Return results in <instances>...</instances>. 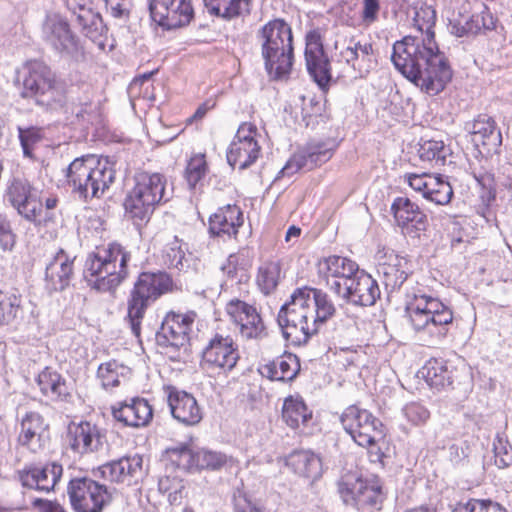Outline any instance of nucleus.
Masks as SVG:
<instances>
[{
    "mask_svg": "<svg viewBox=\"0 0 512 512\" xmlns=\"http://www.w3.org/2000/svg\"><path fill=\"white\" fill-rule=\"evenodd\" d=\"M102 435L99 428L88 421L70 423L66 434L68 447L76 454L94 452L101 446Z\"/></svg>",
    "mask_w": 512,
    "mask_h": 512,
    "instance_id": "nucleus-27",
    "label": "nucleus"
},
{
    "mask_svg": "<svg viewBox=\"0 0 512 512\" xmlns=\"http://www.w3.org/2000/svg\"><path fill=\"white\" fill-rule=\"evenodd\" d=\"M23 312V296L15 287L0 288V327L10 325Z\"/></svg>",
    "mask_w": 512,
    "mask_h": 512,
    "instance_id": "nucleus-38",
    "label": "nucleus"
},
{
    "mask_svg": "<svg viewBox=\"0 0 512 512\" xmlns=\"http://www.w3.org/2000/svg\"><path fill=\"white\" fill-rule=\"evenodd\" d=\"M113 419L124 427H146L153 419V408L143 397L135 396L111 405Z\"/></svg>",
    "mask_w": 512,
    "mask_h": 512,
    "instance_id": "nucleus-22",
    "label": "nucleus"
},
{
    "mask_svg": "<svg viewBox=\"0 0 512 512\" xmlns=\"http://www.w3.org/2000/svg\"><path fill=\"white\" fill-rule=\"evenodd\" d=\"M239 360L236 344L229 336L216 334L202 352V364L219 372L231 371Z\"/></svg>",
    "mask_w": 512,
    "mask_h": 512,
    "instance_id": "nucleus-21",
    "label": "nucleus"
},
{
    "mask_svg": "<svg viewBox=\"0 0 512 512\" xmlns=\"http://www.w3.org/2000/svg\"><path fill=\"white\" fill-rule=\"evenodd\" d=\"M380 11L379 0H362L361 21L363 25L370 26L378 20Z\"/></svg>",
    "mask_w": 512,
    "mask_h": 512,
    "instance_id": "nucleus-57",
    "label": "nucleus"
},
{
    "mask_svg": "<svg viewBox=\"0 0 512 512\" xmlns=\"http://www.w3.org/2000/svg\"><path fill=\"white\" fill-rule=\"evenodd\" d=\"M419 373L426 384L438 392L451 388L454 382L453 370L441 358H430Z\"/></svg>",
    "mask_w": 512,
    "mask_h": 512,
    "instance_id": "nucleus-36",
    "label": "nucleus"
},
{
    "mask_svg": "<svg viewBox=\"0 0 512 512\" xmlns=\"http://www.w3.org/2000/svg\"><path fill=\"white\" fill-rule=\"evenodd\" d=\"M19 139L24 155L33 157L35 145L43 139V130L39 127L19 128Z\"/></svg>",
    "mask_w": 512,
    "mask_h": 512,
    "instance_id": "nucleus-53",
    "label": "nucleus"
},
{
    "mask_svg": "<svg viewBox=\"0 0 512 512\" xmlns=\"http://www.w3.org/2000/svg\"><path fill=\"white\" fill-rule=\"evenodd\" d=\"M287 464L295 473L307 478L316 477L321 466L320 459L314 453L305 450L293 452Z\"/></svg>",
    "mask_w": 512,
    "mask_h": 512,
    "instance_id": "nucleus-43",
    "label": "nucleus"
},
{
    "mask_svg": "<svg viewBox=\"0 0 512 512\" xmlns=\"http://www.w3.org/2000/svg\"><path fill=\"white\" fill-rule=\"evenodd\" d=\"M336 314L329 295L321 289L300 287L280 309L285 338L294 346L308 343L321 327Z\"/></svg>",
    "mask_w": 512,
    "mask_h": 512,
    "instance_id": "nucleus-2",
    "label": "nucleus"
},
{
    "mask_svg": "<svg viewBox=\"0 0 512 512\" xmlns=\"http://www.w3.org/2000/svg\"><path fill=\"white\" fill-rule=\"evenodd\" d=\"M164 391L171 414L177 421L193 426L202 420V409L192 394L172 385L165 386Z\"/></svg>",
    "mask_w": 512,
    "mask_h": 512,
    "instance_id": "nucleus-23",
    "label": "nucleus"
},
{
    "mask_svg": "<svg viewBox=\"0 0 512 512\" xmlns=\"http://www.w3.org/2000/svg\"><path fill=\"white\" fill-rule=\"evenodd\" d=\"M181 291V286L165 271L141 272L127 299V316L132 333L140 338L142 322L149 305L164 295Z\"/></svg>",
    "mask_w": 512,
    "mask_h": 512,
    "instance_id": "nucleus-7",
    "label": "nucleus"
},
{
    "mask_svg": "<svg viewBox=\"0 0 512 512\" xmlns=\"http://www.w3.org/2000/svg\"><path fill=\"white\" fill-rule=\"evenodd\" d=\"M340 424L357 446L367 450L372 462L384 464L390 441L387 427L377 416L359 404H352L341 413Z\"/></svg>",
    "mask_w": 512,
    "mask_h": 512,
    "instance_id": "nucleus-4",
    "label": "nucleus"
},
{
    "mask_svg": "<svg viewBox=\"0 0 512 512\" xmlns=\"http://www.w3.org/2000/svg\"><path fill=\"white\" fill-rule=\"evenodd\" d=\"M406 315L412 328L434 340H442L454 319L453 311L440 299L415 294L407 302Z\"/></svg>",
    "mask_w": 512,
    "mask_h": 512,
    "instance_id": "nucleus-9",
    "label": "nucleus"
},
{
    "mask_svg": "<svg viewBox=\"0 0 512 512\" xmlns=\"http://www.w3.org/2000/svg\"><path fill=\"white\" fill-rule=\"evenodd\" d=\"M43 396L54 402H67L72 397V387L67 379L52 367H45L36 377Z\"/></svg>",
    "mask_w": 512,
    "mask_h": 512,
    "instance_id": "nucleus-30",
    "label": "nucleus"
},
{
    "mask_svg": "<svg viewBox=\"0 0 512 512\" xmlns=\"http://www.w3.org/2000/svg\"><path fill=\"white\" fill-rule=\"evenodd\" d=\"M378 52L372 41L351 38L340 50L337 62L349 69L353 77L364 78L378 65Z\"/></svg>",
    "mask_w": 512,
    "mask_h": 512,
    "instance_id": "nucleus-15",
    "label": "nucleus"
},
{
    "mask_svg": "<svg viewBox=\"0 0 512 512\" xmlns=\"http://www.w3.org/2000/svg\"><path fill=\"white\" fill-rule=\"evenodd\" d=\"M217 100L216 98H208L203 103H201L194 114L187 118L186 125H191L193 122L201 121L206 114L213 110L216 107Z\"/></svg>",
    "mask_w": 512,
    "mask_h": 512,
    "instance_id": "nucleus-58",
    "label": "nucleus"
},
{
    "mask_svg": "<svg viewBox=\"0 0 512 512\" xmlns=\"http://www.w3.org/2000/svg\"><path fill=\"white\" fill-rule=\"evenodd\" d=\"M418 153L421 161L435 168L445 164L447 149L443 141L428 140L420 145Z\"/></svg>",
    "mask_w": 512,
    "mask_h": 512,
    "instance_id": "nucleus-48",
    "label": "nucleus"
},
{
    "mask_svg": "<svg viewBox=\"0 0 512 512\" xmlns=\"http://www.w3.org/2000/svg\"><path fill=\"white\" fill-rule=\"evenodd\" d=\"M101 477L109 482H130L142 472V458L138 455L123 457L99 467Z\"/></svg>",
    "mask_w": 512,
    "mask_h": 512,
    "instance_id": "nucleus-35",
    "label": "nucleus"
},
{
    "mask_svg": "<svg viewBox=\"0 0 512 512\" xmlns=\"http://www.w3.org/2000/svg\"><path fill=\"white\" fill-rule=\"evenodd\" d=\"M152 19L166 29L187 26L194 18L192 0H151Z\"/></svg>",
    "mask_w": 512,
    "mask_h": 512,
    "instance_id": "nucleus-19",
    "label": "nucleus"
},
{
    "mask_svg": "<svg viewBox=\"0 0 512 512\" xmlns=\"http://www.w3.org/2000/svg\"><path fill=\"white\" fill-rule=\"evenodd\" d=\"M236 512H266L262 506L257 505L256 503L246 500L244 503H238L236 505Z\"/></svg>",
    "mask_w": 512,
    "mask_h": 512,
    "instance_id": "nucleus-64",
    "label": "nucleus"
},
{
    "mask_svg": "<svg viewBox=\"0 0 512 512\" xmlns=\"http://www.w3.org/2000/svg\"><path fill=\"white\" fill-rule=\"evenodd\" d=\"M51 40L62 49H68L70 46L75 45V38L70 30L69 24L61 20L52 23Z\"/></svg>",
    "mask_w": 512,
    "mask_h": 512,
    "instance_id": "nucleus-52",
    "label": "nucleus"
},
{
    "mask_svg": "<svg viewBox=\"0 0 512 512\" xmlns=\"http://www.w3.org/2000/svg\"><path fill=\"white\" fill-rule=\"evenodd\" d=\"M260 133L255 123L242 122L227 150V161L243 170L253 165L261 154Z\"/></svg>",
    "mask_w": 512,
    "mask_h": 512,
    "instance_id": "nucleus-13",
    "label": "nucleus"
},
{
    "mask_svg": "<svg viewBox=\"0 0 512 512\" xmlns=\"http://www.w3.org/2000/svg\"><path fill=\"white\" fill-rule=\"evenodd\" d=\"M7 197L23 218L38 227L42 226L44 208L40 191L27 181L15 179L8 187Z\"/></svg>",
    "mask_w": 512,
    "mask_h": 512,
    "instance_id": "nucleus-16",
    "label": "nucleus"
},
{
    "mask_svg": "<svg viewBox=\"0 0 512 512\" xmlns=\"http://www.w3.org/2000/svg\"><path fill=\"white\" fill-rule=\"evenodd\" d=\"M197 317L194 311L168 312L162 322V333L172 346H182L188 341L189 332Z\"/></svg>",
    "mask_w": 512,
    "mask_h": 512,
    "instance_id": "nucleus-32",
    "label": "nucleus"
},
{
    "mask_svg": "<svg viewBox=\"0 0 512 512\" xmlns=\"http://www.w3.org/2000/svg\"><path fill=\"white\" fill-rule=\"evenodd\" d=\"M264 67L273 80L288 78L294 64V36L282 18L266 22L257 32Z\"/></svg>",
    "mask_w": 512,
    "mask_h": 512,
    "instance_id": "nucleus-5",
    "label": "nucleus"
},
{
    "mask_svg": "<svg viewBox=\"0 0 512 512\" xmlns=\"http://www.w3.org/2000/svg\"><path fill=\"white\" fill-rule=\"evenodd\" d=\"M304 57L309 74L319 88L327 91L332 79L331 64L324 50V31L313 28L305 35Z\"/></svg>",
    "mask_w": 512,
    "mask_h": 512,
    "instance_id": "nucleus-14",
    "label": "nucleus"
},
{
    "mask_svg": "<svg viewBox=\"0 0 512 512\" xmlns=\"http://www.w3.org/2000/svg\"><path fill=\"white\" fill-rule=\"evenodd\" d=\"M62 472V466L56 463L27 466L19 472V479L26 488L48 493L54 490Z\"/></svg>",
    "mask_w": 512,
    "mask_h": 512,
    "instance_id": "nucleus-29",
    "label": "nucleus"
},
{
    "mask_svg": "<svg viewBox=\"0 0 512 512\" xmlns=\"http://www.w3.org/2000/svg\"><path fill=\"white\" fill-rule=\"evenodd\" d=\"M402 414L410 426H421L430 419V411L420 402H409L403 409Z\"/></svg>",
    "mask_w": 512,
    "mask_h": 512,
    "instance_id": "nucleus-51",
    "label": "nucleus"
},
{
    "mask_svg": "<svg viewBox=\"0 0 512 512\" xmlns=\"http://www.w3.org/2000/svg\"><path fill=\"white\" fill-rule=\"evenodd\" d=\"M390 211L397 226L405 233L423 230L427 225V215L416 202L406 196L396 197Z\"/></svg>",
    "mask_w": 512,
    "mask_h": 512,
    "instance_id": "nucleus-25",
    "label": "nucleus"
},
{
    "mask_svg": "<svg viewBox=\"0 0 512 512\" xmlns=\"http://www.w3.org/2000/svg\"><path fill=\"white\" fill-rule=\"evenodd\" d=\"M486 499L471 498L466 502H459L454 508V512H484Z\"/></svg>",
    "mask_w": 512,
    "mask_h": 512,
    "instance_id": "nucleus-60",
    "label": "nucleus"
},
{
    "mask_svg": "<svg viewBox=\"0 0 512 512\" xmlns=\"http://www.w3.org/2000/svg\"><path fill=\"white\" fill-rule=\"evenodd\" d=\"M44 418L37 412H28L21 421V432L18 441L22 446L32 447L39 443L43 433L47 430Z\"/></svg>",
    "mask_w": 512,
    "mask_h": 512,
    "instance_id": "nucleus-41",
    "label": "nucleus"
},
{
    "mask_svg": "<svg viewBox=\"0 0 512 512\" xmlns=\"http://www.w3.org/2000/svg\"><path fill=\"white\" fill-rule=\"evenodd\" d=\"M67 493L75 512H103L111 501L104 485L86 477L71 479Z\"/></svg>",
    "mask_w": 512,
    "mask_h": 512,
    "instance_id": "nucleus-12",
    "label": "nucleus"
},
{
    "mask_svg": "<svg viewBox=\"0 0 512 512\" xmlns=\"http://www.w3.org/2000/svg\"><path fill=\"white\" fill-rule=\"evenodd\" d=\"M470 21L472 23L473 35L480 34L486 30H492L496 27V20L486 7L479 13L472 14Z\"/></svg>",
    "mask_w": 512,
    "mask_h": 512,
    "instance_id": "nucleus-55",
    "label": "nucleus"
},
{
    "mask_svg": "<svg viewBox=\"0 0 512 512\" xmlns=\"http://www.w3.org/2000/svg\"><path fill=\"white\" fill-rule=\"evenodd\" d=\"M130 260V251L121 243H102L88 254L86 276L98 291H113L129 276Z\"/></svg>",
    "mask_w": 512,
    "mask_h": 512,
    "instance_id": "nucleus-6",
    "label": "nucleus"
},
{
    "mask_svg": "<svg viewBox=\"0 0 512 512\" xmlns=\"http://www.w3.org/2000/svg\"><path fill=\"white\" fill-rule=\"evenodd\" d=\"M471 15L467 12L459 13L457 16H454L450 19V27L451 31L454 35L458 37L470 36L473 35V30L471 29Z\"/></svg>",
    "mask_w": 512,
    "mask_h": 512,
    "instance_id": "nucleus-56",
    "label": "nucleus"
},
{
    "mask_svg": "<svg viewBox=\"0 0 512 512\" xmlns=\"http://www.w3.org/2000/svg\"><path fill=\"white\" fill-rule=\"evenodd\" d=\"M73 260L62 249L48 263L45 271L46 287L50 291H62L73 276Z\"/></svg>",
    "mask_w": 512,
    "mask_h": 512,
    "instance_id": "nucleus-34",
    "label": "nucleus"
},
{
    "mask_svg": "<svg viewBox=\"0 0 512 512\" xmlns=\"http://www.w3.org/2000/svg\"><path fill=\"white\" fill-rule=\"evenodd\" d=\"M167 179L158 172L143 171L136 175L135 184L124 200L126 214L134 221H148L155 208L166 202Z\"/></svg>",
    "mask_w": 512,
    "mask_h": 512,
    "instance_id": "nucleus-10",
    "label": "nucleus"
},
{
    "mask_svg": "<svg viewBox=\"0 0 512 512\" xmlns=\"http://www.w3.org/2000/svg\"><path fill=\"white\" fill-rule=\"evenodd\" d=\"M249 266L247 255L244 252L238 251L228 256L221 269L229 279H236L238 277L241 278Z\"/></svg>",
    "mask_w": 512,
    "mask_h": 512,
    "instance_id": "nucleus-50",
    "label": "nucleus"
},
{
    "mask_svg": "<svg viewBox=\"0 0 512 512\" xmlns=\"http://www.w3.org/2000/svg\"><path fill=\"white\" fill-rule=\"evenodd\" d=\"M338 296L357 305L371 306L380 297V290L376 280L359 268Z\"/></svg>",
    "mask_w": 512,
    "mask_h": 512,
    "instance_id": "nucleus-26",
    "label": "nucleus"
},
{
    "mask_svg": "<svg viewBox=\"0 0 512 512\" xmlns=\"http://www.w3.org/2000/svg\"><path fill=\"white\" fill-rule=\"evenodd\" d=\"M404 182L424 199L436 205H447L453 197L449 181L438 173H406Z\"/></svg>",
    "mask_w": 512,
    "mask_h": 512,
    "instance_id": "nucleus-18",
    "label": "nucleus"
},
{
    "mask_svg": "<svg viewBox=\"0 0 512 512\" xmlns=\"http://www.w3.org/2000/svg\"><path fill=\"white\" fill-rule=\"evenodd\" d=\"M195 450L186 444L168 448L164 454L166 466L184 471L194 470Z\"/></svg>",
    "mask_w": 512,
    "mask_h": 512,
    "instance_id": "nucleus-45",
    "label": "nucleus"
},
{
    "mask_svg": "<svg viewBox=\"0 0 512 512\" xmlns=\"http://www.w3.org/2000/svg\"><path fill=\"white\" fill-rule=\"evenodd\" d=\"M358 269L359 265L356 261L335 254L322 257L317 263L319 280L337 296L343 292V288L357 274Z\"/></svg>",
    "mask_w": 512,
    "mask_h": 512,
    "instance_id": "nucleus-17",
    "label": "nucleus"
},
{
    "mask_svg": "<svg viewBox=\"0 0 512 512\" xmlns=\"http://www.w3.org/2000/svg\"><path fill=\"white\" fill-rule=\"evenodd\" d=\"M159 491L167 494L175 489L184 488L183 480L177 476L164 475L158 482Z\"/></svg>",
    "mask_w": 512,
    "mask_h": 512,
    "instance_id": "nucleus-59",
    "label": "nucleus"
},
{
    "mask_svg": "<svg viewBox=\"0 0 512 512\" xmlns=\"http://www.w3.org/2000/svg\"><path fill=\"white\" fill-rule=\"evenodd\" d=\"M313 418V412L299 395H290L284 399L282 419L292 429L306 427Z\"/></svg>",
    "mask_w": 512,
    "mask_h": 512,
    "instance_id": "nucleus-37",
    "label": "nucleus"
},
{
    "mask_svg": "<svg viewBox=\"0 0 512 512\" xmlns=\"http://www.w3.org/2000/svg\"><path fill=\"white\" fill-rule=\"evenodd\" d=\"M129 373L128 367L118 363L116 360H109L99 365L97 378L105 390H110L120 386L121 380H125Z\"/></svg>",
    "mask_w": 512,
    "mask_h": 512,
    "instance_id": "nucleus-44",
    "label": "nucleus"
},
{
    "mask_svg": "<svg viewBox=\"0 0 512 512\" xmlns=\"http://www.w3.org/2000/svg\"><path fill=\"white\" fill-rule=\"evenodd\" d=\"M332 155L333 151L327 148L324 143H308L291 156L285 169L310 171L328 162Z\"/></svg>",
    "mask_w": 512,
    "mask_h": 512,
    "instance_id": "nucleus-33",
    "label": "nucleus"
},
{
    "mask_svg": "<svg viewBox=\"0 0 512 512\" xmlns=\"http://www.w3.org/2000/svg\"><path fill=\"white\" fill-rule=\"evenodd\" d=\"M209 171V165L207 162L205 153H194L187 160V164L184 170V178L187 181L190 188H195Z\"/></svg>",
    "mask_w": 512,
    "mask_h": 512,
    "instance_id": "nucleus-47",
    "label": "nucleus"
},
{
    "mask_svg": "<svg viewBox=\"0 0 512 512\" xmlns=\"http://www.w3.org/2000/svg\"><path fill=\"white\" fill-rule=\"evenodd\" d=\"M194 470L220 469L227 462L226 456L220 452L205 449L195 450Z\"/></svg>",
    "mask_w": 512,
    "mask_h": 512,
    "instance_id": "nucleus-49",
    "label": "nucleus"
},
{
    "mask_svg": "<svg viewBox=\"0 0 512 512\" xmlns=\"http://www.w3.org/2000/svg\"><path fill=\"white\" fill-rule=\"evenodd\" d=\"M58 202H59V199L56 196H49L45 199L44 204H43V208H44L43 218L44 219H43L42 225H46L48 222H50L52 220V213L50 211L57 207Z\"/></svg>",
    "mask_w": 512,
    "mask_h": 512,
    "instance_id": "nucleus-62",
    "label": "nucleus"
},
{
    "mask_svg": "<svg viewBox=\"0 0 512 512\" xmlns=\"http://www.w3.org/2000/svg\"><path fill=\"white\" fill-rule=\"evenodd\" d=\"M338 492L346 504L362 512L380 511L386 499L383 483L376 475L363 477L347 473L338 482Z\"/></svg>",
    "mask_w": 512,
    "mask_h": 512,
    "instance_id": "nucleus-11",
    "label": "nucleus"
},
{
    "mask_svg": "<svg viewBox=\"0 0 512 512\" xmlns=\"http://www.w3.org/2000/svg\"><path fill=\"white\" fill-rule=\"evenodd\" d=\"M67 183L80 197L99 198L115 179V171L107 158L88 154L74 159L67 169Z\"/></svg>",
    "mask_w": 512,
    "mask_h": 512,
    "instance_id": "nucleus-8",
    "label": "nucleus"
},
{
    "mask_svg": "<svg viewBox=\"0 0 512 512\" xmlns=\"http://www.w3.org/2000/svg\"><path fill=\"white\" fill-rule=\"evenodd\" d=\"M74 14L76 25L86 37L97 40L106 32L101 15L93 9L81 6Z\"/></svg>",
    "mask_w": 512,
    "mask_h": 512,
    "instance_id": "nucleus-42",
    "label": "nucleus"
},
{
    "mask_svg": "<svg viewBox=\"0 0 512 512\" xmlns=\"http://www.w3.org/2000/svg\"><path fill=\"white\" fill-rule=\"evenodd\" d=\"M494 463L500 468L512 466V446L507 440L497 438L493 443Z\"/></svg>",
    "mask_w": 512,
    "mask_h": 512,
    "instance_id": "nucleus-54",
    "label": "nucleus"
},
{
    "mask_svg": "<svg viewBox=\"0 0 512 512\" xmlns=\"http://www.w3.org/2000/svg\"><path fill=\"white\" fill-rule=\"evenodd\" d=\"M299 358L293 353H284L259 365L258 372L271 381L289 382L300 372Z\"/></svg>",
    "mask_w": 512,
    "mask_h": 512,
    "instance_id": "nucleus-31",
    "label": "nucleus"
},
{
    "mask_svg": "<svg viewBox=\"0 0 512 512\" xmlns=\"http://www.w3.org/2000/svg\"><path fill=\"white\" fill-rule=\"evenodd\" d=\"M436 19L432 6L416 5L412 27L417 34L396 41L391 55L395 68L429 95L442 92L453 77L448 58L435 41Z\"/></svg>",
    "mask_w": 512,
    "mask_h": 512,
    "instance_id": "nucleus-1",
    "label": "nucleus"
},
{
    "mask_svg": "<svg viewBox=\"0 0 512 512\" xmlns=\"http://www.w3.org/2000/svg\"><path fill=\"white\" fill-rule=\"evenodd\" d=\"M32 506L37 508L39 512H67L59 502L41 498L35 499Z\"/></svg>",
    "mask_w": 512,
    "mask_h": 512,
    "instance_id": "nucleus-61",
    "label": "nucleus"
},
{
    "mask_svg": "<svg viewBox=\"0 0 512 512\" xmlns=\"http://www.w3.org/2000/svg\"><path fill=\"white\" fill-rule=\"evenodd\" d=\"M282 276L280 260L268 259L263 261L257 269L256 284L263 294L269 295L276 290Z\"/></svg>",
    "mask_w": 512,
    "mask_h": 512,
    "instance_id": "nucleus-40",
    "label": "nucleus"
},
{
    "mask_svg": "<svg viewBox=\"0 0 512 512\" xmlns=\"http://www.w3.org/2000/svg\"><path fill=\"white\" fill-rule=\"evenodd\" d=\"M15 86L24 100L46 110L62 108L67 102L66 83L45 61L30 59L17 72Z\"/></svg>",
    "mask_w": 512,
    "mask_h": 512,
    "instance_id": "nucleus-3",
    "label": "nucleus"
},
{
    "mask_svg": "<svg viewBox=\"0 0 512 512\" xmlns=\"http://www.w3.org/2000/svg\"><path fill=\"white\" fill-rule=\"evenodd\" d=\"M16 244V235L9 228L7 231L0 235V246L4 251H11Z\"/></svg>",
    "mask_w": 512,
    "mask_h": 512,
    "instance_id": "nucleus-63",
    "label": "nucleus"
},
{
    "mask_svg": "<svg viewBox=\"0 0 512 512\" xmlns=\"http://www.w3.org/2000/svg\"><path fill=\"white\" fill-rule=\"evenodd\" d=\"M244 224V213L236 204L219 207L208 219L210 235L222 239H236Z\"/></svg>",
    "mask_w": 512,
    "mask_h": 512,
    "instance_id": "nucleus-24",
    "label": "nucleus"
},
{
    "mask_svg": "<svg viewBox=\"0 0 512 512\" xmlns=\"http://www.w3.org/2000/svg\"><path fill=\"white\" fill-rule=\"evenodd\" d=\"M471 141L480 153H491L502 145V134L493 117L479 114L472 123Z\"/></svg>",
    "mask_w": 512,
    "mask_h": 512,
    "instance_id": "nucleus-28",
    "label": "nucleus"
},
{
    "mask_svg": "<svg viewBox=\"0 0 512 512\" xmlns=\"http://www.w3.org/2000/svg\"><path fill=\"white\" fill-rule=\"evenodd\" d=\"M208 13L224 20H233L249 11L252 0H202Z\"/></svg>",
    "mask_w": 512,
    "mask_h": 512,
    "instance_id": "nucleus-39",
    "label": "nucleus"
},
{
    "mask_svg": "<svg viewBox=\"0 0 512 512\" xmlns=\"http://www.w3.org/2000/svg\"><path fill=\"white\" fill-rule=\"evenodd\" d=\"M408 261L398 255H390L386 262L381 264V271L386 278L387 284L393 286L402 284L408 276Z\"/></svg>",
    "mask_w": 512,
    "mask_h": 512,
    "instance_id": "nucleus-46",
    "label": "nucleus"
},
{
    "mask_svg": "<svg viewBox=\"0 0 512 512\" xmlns=\"http://www.w3.org/2000/svg\"><path fill=\"white\" fill-rule=\"evenodd\" d=\"M225 312L243 338H259L265 333L264 322L254 305L233 298L226 303Z\"/></svg>",
    "mask_w": 512,
    "mask_h": 512,
    "instance_id": "nucleus-20",
    "label": "nucleus"
}]
</instances>
